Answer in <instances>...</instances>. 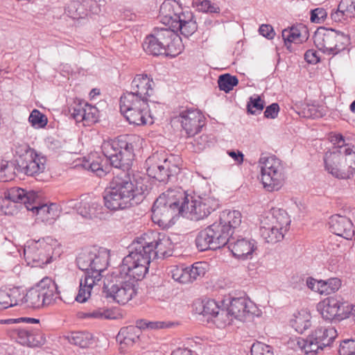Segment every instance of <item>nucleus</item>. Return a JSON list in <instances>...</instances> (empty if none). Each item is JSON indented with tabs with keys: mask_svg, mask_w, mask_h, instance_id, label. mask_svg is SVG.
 <instances>
[{
	"mask_svg": "<svg viewBox=\"0 0 355 355\" xmlns=\"http://www.w3.org/2000/svg\"><path fill=\"white\" fill-rule=\"evenodd\" d=\"M33 248L28 246L24 249V254L28 258H32L33 261H41L42 263H49L51 261V257L44 256L42 251H40L38 255L32 256Z\"/></svg>",
	"mask_w": 355,
	"mask_h": 355,
	"instance_id": "obj_55",
	"label": "nucleus"
},
{
	"mask_svg": "<svg viewBox=\"0 0 355 355\" xmlns=\"http://www.w3.org/2000/svg\"><path fill=\"white\" fill-rule=\"evenodd\" d=\"M64 338L72 345L79 346L81 348H87L93 343V336L86 331L71 332Z\"/></svg>",
	"mask_w": 355,
	"mask_h": 355,
	"instance_id": "obj_33",
	"label": "nucleus"
},
{
	"mask_svg": "<svg viewBox=\"0 0 355 355\" xmlns=\"http://www.w3.org/2000/svg\"><path fill=\"white\" fill-rule=\"evenodd\" d=\"M252 302L244 297L233 298L228 306L232 318L239 320H244L247 315L251 313Z\"/></svg>",
	"mask_w": 355,
	"mask_h": 355,
	"instance_id": "obj_24",
	"label": "nucleus"
},
{
	"mask_svg": "<svg viewBox=\"0 0 355 355\" xmlns=\"http://www.w3.org/2000/svg\"><path fill=\"white\" fill-rule=\"evenodd\" d=\"M168 28H156L148 35L143 43L144 50L153 55H164L166 52L164 46L168 41Z\"/></svg>",
	"mask_w": 355,
	"mask_h": 355,
	"instance_id": "obj_16",
	"label": "nucleus"
},
{
	"mask_svg": "<svg viewBox=\"0 0 355 355\" xmlns=\"http://www.w3.org/2000/svg\"><path fill=\"white\" fill-rule=\"evenodd\" d=\"M206 266L207 263L205 262H196L189 266L191 282L204 277L207 271Z\"/></svg>",
	"mask_w": 355,
	"mask_h": 355,
	"instance_id": "obj_46",
	"label": "nucleus"
},
{
	"mask_svg": "<svg viewBox=\"0 0 355 355\" xmlns=\"http://www.w3.org/2000/svg\"><path fill=\"white\" fill-rule=\"evenodd\" d=\"M103 159L98 156L97 153L92 154L89 156L88 159L85 160L83 163L84 168L96 174L99 177H102L107 173V168H103L102 164Z\"/></svg>",
	"mask_w": 355,
	"mask_h": 355,
	"instance_id": "obj_34",
	"label": "nucleus"
},
{
	"mask_svg": "<svg viewBox=\"0 0 355 355\" xmlns=\"http://www.w3.org/2000/svg\"><path fill=\"white\" fill-rule=\"evenodd\" d=\"M5 198L13 202L23 203L27 209L28 205L35 203L37 195L33 191H26L19 187H12L5 193Z\"/></svg>",
	"mask_w": 355,
	"mask_h": 355,
	"instance_id": "obj_22",
	"label": "nucleus"
},
{
	"mask_svg": "<svg viewBox=\"0 0 355 355\" xmlns=\"http://www.w3.org/2000/svg\"><path fill=\"white\" fill-rule=\"evenodd\" d=\"M241 214L237 210L234 211H224L220 216L219 222L222 223L227 230L234 235L236 229L241 223Z\"/></svg>",
	"mask_w": 355,
	"mask_h": 355,
	"instance_id": "obj_27",
	"label": "nucleus"
},
{
	"mask_svg": "<svg viewBox=\"0 0 355 355\" xmlns=\"http://www.w3.org/2000/svg\"><path fill=\"white\" fill-rule=\"evenodd\" d=\"M28 121L33 127L36 128H44L47 124L46 116L37 110H33L32 111L29 116Z\"/></svg>",
	"mask_w": 355,
	"mask_h": 355,
	"instance_id": "obj_48",
	"label": "nucleus"
},
{
	"mask_svg": "<svg viewBox=\"0 0 355 355\" xmlns=\"http://www.w3.org/2000/svg\"><path fill=\"white\" fill-rule=\"evenodd\" d=\"M109 251L103 248L92 247L80 252L76 258L78 268L85 271L80 281L76 300L85 302L91 296L92 291L102 279L103 272L108 265Z\"/></svg>",
	"mask_w": 355,
	"mask_h": 355,
	"instance_id": "obj_3",
	"label": "nucleus"
},
{
	"mask_svg": "<svg viewBox=\"0 0 355 355\" xmlns=\"http://www.w3.org/2000/svg\"><path fill=\"white\" fill-rule=\"evenodd\" d=\"M15 154L19 158L15 160V168L18 173H24L33 176L44 172L46 159L38 154L27 144H23L15 146Z\"/></svg>",
	"mask_w": 355,
	"mask_h": 355,
	"instance_id": "obj_9",
	"label": "nucleus"
},
{
	"mask_svg": "<svg viewBox=\"0 0 355 355\" xmlns=\"http://www.w3.org/2000/svg\"><path fill=\"white\" fill-rule=\"evenodd\" d=\"M355 17V0H340L336 10L331 14V18L336 22H344Z\"/></svg>",
	"mask_w": 355,
	"mask_h": 355,
	"instance_id": "obj_23",
	"label": "nucleus"
},
{
	"mask_svg": "<svg viewBox=\"0 0 355 355\" xmlns=\"http://www.w3.org/2000/svg\"><path fill=\"white\" fill-rule=\"evenodd\" d=\"M182 202H184L187 209L184 215L189 214L191 219L193 220L205 218L218 207V201L214 198H200L199 200H193L191 198L190 201L188 196L184 193H183Z\"/></svg>",
	"mask_w": 355,
	"mask_h": 355,
	"instance_id": "obj_13",
	"label": "nucleus"
},
{
	"mask_svg": "<svg viewBox=\"0 0 355 355\" xmlns=\"http://www.w3.org/2000/svg\"><path fill=\"white\" fill-rule=\"evenodd\" d=\"M142 321L139 323V327L128 326L120 329L116 336V340L120 343L121 346L132 345L139 339V333L140 329L143 327Z\"/></svg>",
	"mask_w": 355,
	"mask_h": 355,
	"instance_id": "obj_28",
	"label": "nucleus"
},
{
	"mask_svg": "<svg viewBox=\"0 0 355 355\" xmlns=\"http://www.w3.org/2000/svg\"><path fill=\"white\" fill-rule=\"evenodd\" d=\"M305 60L310 64H317L320 62L318 52L313 49H309L304 53Z\"/></svg>",
	"mask_w": 355,
	"mask_h": 355,
	"instance_id": "obj_64",
	"label": "nucleus"
},
{
	"mask_svg": "<svg viewBox=\"0 0 355 355\" xmlns=\"http://www.w3.org/2000/svg\"><path fill=\"white\" fill-rule=\"evenodd\" d=\"M120 111L130 124L136 125L153 123V116L149 109L148 101L130 94H123L120 98Z\"/></svg>",
	"mask_w": 355,
	"mask_h": 355,
	"instance_id": "obj_6",
	"label": "nucleus"
},
{
	"mask_svg": "<svg viewBox=\"0 0 355 355\" xmlns=\"http://www.w3.org/2000/svg\"><path fill=\"white\" fill-rule=\"evenodd\" d=\"M208 228L218 245V248L227 245L231 234L227 230V227H224L219 221H216L209 225Z\"/></svg>",
	"mask_w": 355,
	"mask_h": 355,
	"instance_id": "obj_31",
	"label": "nucleus"
},
{
	"mask_svg": "<svg viewBox=\"0 0 355 355\" xmlns=\"http://www.w3.org/2000/svg\"><path fill=\"white\" fill-rule=\"evenodd\" d=\"M198 8L200 11L209 13H219L220 8L209 0H202L198 5Z\"/></svg>",
	"mask_w": 355,
	"mask_h": 355,
	"instance_id": "obj_56",
	"label": "nucleus"
},
{
	"mask_svg": "<svg viewBox=\"0 0 355 355\" xmlns=\"http://www.w3.org/2000/svg\"><path fill=\"white\" fill-rule=\"evenodd\" d=\"M329 139L334 146L332 150H338V149L343 150L347 146L352 145L345 143V137L341 134L331 135Z\"/></svg>",
	"mask_w": 355,
	"mask_h": 355,
	"instance_id": "obj_54",
	"label": "nucleus"
},
{
	"mask_svg": "<svg viewBox=\"0 0 355 355\" xmlns=\"http://www.w3.org/2000/svg\"><path fill=\"white\" fill-rule=\"evenodd\" d=\"M41 286H42L44 306L53 304L58 299H60L58 286L51 278L45 277L42 279L41 280Z\"/></svg>",
	"mask_w": 355,
	"mask_h": 355,
	"instance_id": "obj_25",
	"label": "nucleus"
},
{
	"mask_svg": "<svg viewBox=\"0 0 355 355\" xmlns=\"http://www.w3.org/2000/svg\"><path fill=\"white\" fill-rule=\"evenodd\" d=\"M259 162L263 187L268 191L279 190L283 185L285 178L281 160L275 156H262Z\"/></svg>",
	"mask_w": 355,
	"mask_h": 355,
	"instance_id": "obj_11",
	"label": "nucleus"
},
{
	"mask_svg": "<svg viewBox=\"0 0 355 355\" xmlns=\"http://www.w3.org/2000/svg\"><path fill=\"white\" fill-rule=\"evenodd\" d=\"M78 213L84 218H91L94 214V209L87 202H80Z\"/></svg>",
	"mask_w": 355,
	"mask_h": 355,
	"instance_id": "obj_60",
	"label": "nucleus"
},
{
	"mask_svg": "<svg viewBox=\"0 0 355 355\" xmlns=\"http://www.w3.org/2000/svg\"><path fill=\"white\" fill-rule=\"evenodd\" d=\"M341 286V281L338 278H330L327 280H320L319 293L329 295L337 291Z\"/></svg>",
	"mask_w": 355,
	"mask_h": 355,
	"instance_id": "obj_40",
	"label": "nucleus"
},
{
	"mask_svg": "<svg viewBox=\"0 0 355 355\" xmlns=\"http://www.w3.org/2000/svg\"><path fill=\"white\" fill-rule=\"evenodd\" d=\"M183 192L168 190L161 194L155 201L152 207V220L163 228L166 227L173 216H184L185 209L182 202Z\"/></svg>",
	"mask_w": 355,
	"mask_h": 355,
	"instance_id": "obj_5",
	"label": "nucleus"
},
{
	"mask_svg": "<svg viewBox=\"0 0 355 355\" xmlns=\"http://www.w3.org/2000/svg\"><path fill=\"white\" fill-rule=\"evenodd\" d=\"M271 223L277 225L286 232L291 223V220L286 211L282 209H273L272 211Z\"/></svg>",
	"mask_w": 355,
	"mask_h": 355,
	"instance_id": "obj_38",
	"label": "nucleus"
},
{
	"mask_svg": "<svg viewBox=\"0 0 355 355\" xmlns=\"http://www.w3.org/2000/svg\"><path fill=\"white\" fill-rule=\"evenodd\" d=\"M19 299L21 293L19 288L0 289V310L18 305Z\"/></svg>",
	"mask_w": 355,
	"mask_h": 355,
	"instance_id": "obj_29",
	"label": "nucleus"
},
{
	"mask_svg": "<svg viewBox=\"0 0 355 355\" xmlns=\"http://www.w3.org/2000/svg\"><path fill=\"white\" fill-rule=\"evenodd\" d=\"M313 39L318 50L332 55H336L345 50L349 43V37L347 35L324 27L317 28Z\"/></svg>",
	"mask_w": 355,
	"mask_h": 355,
	"instance_id": "obj_8",
	"label": "nucleus"
},
{
	"mask_svg": "<svg viewBox=\"0 0 355 355\" xmlns=\"http://www.w3.org/2000/svg\"><path fill=\"white\" fill-rule=\"evenodd\" d=\"M322 317L326 320H342L347 317L348 304L334 297H328L318 305Z\"/></svg>",
	"mask_w": 355,
	"mask_h": 355,
	"instance_id": "obj_14",
	"label": "nucleus"
},
{
	"mask_svg": "<svg viewBox=\"0 0 355 355\" xmlns=\"http://www.w3.org/2000/svg\"><path fill=\"white\" fill-rule=\"evenodd\" d=\"M337 336L334 327H319L306 338H299L296 340L298 347L307 355H316L320 350L329 346Z\"/></svg>",
	"mask_w": 355,
	"mask_h": 355,
	"instance_id": "obj_10",
	"label": "nucleus"
},
{
	"mask_svg": "<svg viewBox=\"0 0 355 355\" xmlns=\"http://www.w3.org/2000/svg\"><path fill=\"white\" fill-rule=\"evenodd\" d=\"M196 245L200 251L219 249L208 227L198 234L196 238Z\"/></svg>",
	"mask_w": 355,
	"mask_h": 355,
	"instance_id": "obj_32",
	"label": "nucleus"
},
{
	"mask_svg": "<svg viewBox=\"0 0 355 355\" xmlns=\"http://www.w3.org/2000/svg\"><path fill=\"white\" fill-rule=\"evenodd\" d=\"M168 28L169 40L167 41V44L164 46L166 52L164 55H166V56L175 57L182 51L181 40L174 30L171 29V28Z\"/></svg>",
	"mask_w": 355,
	"mask_h": 355,
	"instance_id": "obj_35",
	"label": "nucleus"
},
{
	"mask_svg": "<svg viewBox=\"0 0 355 355\" xmlns=\"http://www.w3.org/2000/svg\"><path fill=\"white\" fill-rule=\"evenodd\" d=\"M82 8V5L78 1H73L70 2L65 8L66 12L72 18H77L80 15V10Z\"/></svg>",
	"mask_w": 355,
	"mask_h": 355,
	"instance_id": "obj_57",
	"label": "nucleus"
},
{
	"mask_svg": "<svg viewBox=\"0 0 355 355\" xmlns=\"http://www.w3.org/2000/svg\"><path fill=\"white\" fill-rule=\"evenodd\" d=\"M126 257L121 264L114 268L110 275L108 282L105 283L103 293L108 300L120 304H125L137 293V281L141 280L146 275L139 277L136 272V263L132 265L125 261Z\"/></svg>",
	"mask_w": 355,
	"mask_h": 355,
	"instance_id": "obj_4",
	"label": "nucleus"
},
{
	"mask_svg": "<svg viewBox=\"0 0 355 355\" xmlns=\"http://www.w3.org/2000/svg\"><path fill=\"white\" fill-rule=\"evenodd\" d=\"M291 324L297 332L303 334L311 326V315L306 311L300 312L291 320Z\"/></svg>",
	"mask_w": 355,
	"mask_h": 355,
	"instance_id": "obj_37",
	"label": "nucleus"
},
{
	"mask_svg": "<svg viewBox=\"0 0 355 355\" xmlns=\"http://www.w3.org/2000/svg\"><path fill=\"white\" fill-rule=\"evenodd\" d=\"M219 308L220 306L215 300L206 299L196 304V309L199 314L207 316V320H209L218 311Z\"/></svg>",
	"mask_w": 355,
	"mask_h": 355,
	"instance_id": "obj_36",
	"label": "nucleus"
},
{
	"mask_svg": "<svg viewBox=\"0 0 355 355\" xmlns=\"http://www.w3.org/2000/svg\"><path fill=\"white\" fill-rule=\"evenodd\" d=\"M148 175L160 182L173 181L180 172V167L175 157L165 158L162 154L154 153L146 161Z\"/></svg>",
	"mask_w": 355,
	"mask_h": 355,
	"instance_id": "obj_7",
	"label": "nucleus"
},
{
	"mask_svg": "<svg viewBox=\"0 0 355 355\" xmlns=\"http://www.w3.org/2000/svg\"><path fill=\"white\" fill-rule=\"evenodd\" d=\"M261 223L263 225L260 227V234L266 242L276 243L284 238L285 232L282 229L272 223L267 225L263 222Z\"/></svg>",
	"mask_w": 355,
	"mask_h": 355,
	"instance_id": "obj_30",
	"label": "nucleus"
},
{
	"mask_svg": "<svg viewBox=\"0 0 355 355\" xmlns=\"http://www.w3.org/2000/svg\"><path fill=\"white\" fill-rule=\"evenodd\" d=\"M300 30L299 28L296 26H292L289 28H286L282 31V36L284 41L285 45L288 44H291L292 42L295 43H300L303 41L302 37V31H304V33L306 32V28L302 26Z\"/></svg>",
	"mask_w": 355,
	"mask_h": 355,
	"instance_id": "obj_39",
	"label": "nucleus"
},
{
	"mask_svg": "<svg viewBox=\"0 0 355 355\" xmlns=\"http://www.w3.org/2000/svg\"><path fill=\"white\" fill-rule=\"evenodd\" d=\"M181 10V5L176 0H165L159 8L161 21L163 24L173 27Z\"/></svg>",
	"mask_w": 355,
	"mask_h": 355,
	"instance_id": "obj_21",
	"label": "nucleus"
},
{
	"mask_svg": "<svg viewBox=\"0 0 355 355\" xmlns=\"http://www.w3.org/2000/svg\"><path fill=\"white\" fill-rule=\"evenodd\" d=\"M86 105V102L84 101H74L73 104L69 107V112L72 118L76 122H81L84 121L85 117V110L84 107Z\"/></svg>",
	"mask_w": 355,
	"mask_h": 355,
	"instance_id": "obj_45",
	"label": "nucleus"
},
{
	"mask_svg": "<svg viewBox=\"0 0 355 355\" xmlns=\"http://www.w3.org/2000/svg\"><path fill=\"white\" fill-rule=\"evenodd\" d=\"M15 162L9 163L5 160H0V181L7 182L9 179L12 178L8 176L7 174L10 173L12 169H15Z\"/></svg>",
	"mask_w": 355,
	"mask_h": 355,
	"instance_id": "obj_53",
	"label": "nucleus"
},
{
	"mask_svg": "<svg viewBox=\"0 0 355 355\" xmlns=\"http://www.w3.org/2000/svg\"><path fill=\"white\" fill-rule=\"evenodd\" d=\"M238 83V78L235 76H232L230 73L220 75L218 79V85L220 90L224 91L226 93L232 90L234 87L237 85Z\"/></svg>",
	"mask_w": 355,
	"mask_h": 355,
	"instance_id": "obj_41",
	"label": "nucleus"
},
{
	"mask_svg": "<svg viewBox=\"0 0 355 355\" xmlns=\"http://www.w3.org/2000/svg\"><path fill=\"white\" fill-rule=\"evenodd\" d=\"M327 16V11L322 8H318L311 11V21L313 23H322Z\"/></svg>",
	"mask_w": 355,
	"mask_h": 355,
	"instance_id": "obj_58",
	"label": "nucleus"
},
{
	"mask_svg": "<svg viewBox=\"0 0 355 355\" xmlns=\"http://www.w3.org/2000/svg\"><path fill=\"white\" fill-rule=\"evenodd\" d=\"M208 137V135H202L194 139L193 144L194 146H196L198 150H202L209 146Z\"/></svg>",
	"mask_w": 355,
	"mask_h": 355,
	"instance_id": "obj_62",
	"label": "nucleus"
},
{
	"mask_svg": "<svg viewBox=\"0 0 355 355\" xmlns=\"http://www.w3.org/2000/svg\"><path fill=\"white\" fill-rule=\"evenodd\" d=\"M338 354L339 355H355V340L345 339L340 342Z\"/></svg>",
	"mask_w": 355,
	"mask_h": 355,
	"instance_id": "obj_50",
	"label": "nucleus"
},
{
	"mask_svg": "<svg viewBox=\"0 0 355 355\" xmlns=\"http://www.w3.org/2000/svg\"><path fill=\"white\" fill-rule=\"evenodd\" d=\"M192 20H193V13L189 11L183 12L182 10L180 14L178 15L176 20L174 22V26H173L172 28H175L179 26L180 24H184Z\"/></svg>",
	"mask_w": 355,
	"mask_h": 355,
	"instance_id": "obj_59",
	"label": "nucleus"
},
{
	"mask_svg": "<svg viewBox=\"0 0 355 355\" xmlns=\"http://www.w3.org/2000/svg\"><path fill=\"white\" fill-rule=\"evenodd\" d=\"M173 243L165 234H159L157 238L150 241L147 235L137 238L129 246V254L125 261L136 266V273L139 277L146 274L149 264L155 259H164L172 255Z\"/></svg>",
	"mask_w": 355,
	"mask_h": 355,
	"instance_id": "obj_2",
	"label": "nucleus"
},
{
	"mask_svg": "<svg viewBox=\"0 0 355 355\" xmlns=\"http://www.w3.org/2000/svg\"><path fill=\"white\" fill-rule=\"evenodd\" d=\"M259 32L267 39H272L275 35L272 26L269 24H262L259 27Z\"/></svg>",
	"mask_w": 355,
	"mask_h": 355,
	"instance_id": "obj_63",
	"label": "nucleus"
},
{
	"mask_svg": "<svg viewBox=\"0 0 355 355\" xmlns=\"http://www.w3.org/2000/svg\"><path fill=\"white\" fill-rule=\"evenodd\" d=\"M175 122L180 124L182 130L188 137H191L201 131L205 125V118L202 112L196 109L182 107L178 114L173 116Z\"/></svg>",
	"mask_w": 355,
	"mask_h": 355,
	"instance_id": "obj_12",
	"label": "nucleus"
},
{
	"mask_svg": "<svg viewBox=\"0 0 355 355\" xmlns=\"http://www.w3.org/2000/svg\"><path fill=\"white\" fill-rule=\"evenodd\" d=\"M17 335L24 345L28 346H37L43 343L41 340L36 339V336L33 330L28 329H17Z\"/></svg>",
	"mask_w": 355,
	"mask_h": 355,
	"instance_id": "obj_42",
	"label": "nucleus"
},
{
	"mask_svg": "<svg viewBox=\"0 0 355 355\" xmlns=\"http://www.w3.org/2000/svg\"><path fill=\"white\" fill-rule=\"evenodd\" d=\"M251 355H274L272 347L261 342L254 343L250 350Z\"/></svg>",
	"mask_w": 355,
	"mask_h": 355,
	"instance_id": "obj_51",
	"label": "nucleus"
},
{
	"mask_svg": "<svg viewBox=\"0 0 355 355\" xmlns=\"http://www.w3.org/2000/svg\"><path fill=\"white\" fill-rule=\"evenodd\" d=\"M27 210L32 211L37 216L38 220L51 223L53 222L59 215L58 206L55 203L39 204L35 201L32 205L27 206Z\"/></svg>",
	"mask_w": 355,
	"mask_h": 355,
	"instance_id": "obj_20",
	"label": "nucleus"
},
{
	"mask_svg": "<svg viewBox=\"0 0 355 355\" xmlns=\"http://www.w3.org/2000/svg\"><path fill=\"white\" fill-rule=\"evenodd\" d=\"M347 171L351 173V177L355 173V146H347L341 150Z\"/></svg>",
	"mask_w": 355,
	"mask_h": 355,
	"instance_id": "obj_44",
	"label": "nucleus"
},
{
	"mask_svg": "<svg viewBox=\"0 0 355 355\" xmlns=\"http://www.w3.org/2000/svg\"><path fill=\"white\" fill-rule=\"evenodd\" d=\"M256 244L257 242L253 239L231 235L227 247L234 257L248 259L251 258L253 252L257 249Z\"/></svg>",
	"mask_w": 355,
	"mask_h": 355,
	"instance_id": "obj_17",
	"label": "nucleus"
},
{
	"mask_svg": "<svg viewBox=\"0 0 355 355\" xmlns=\"http://www.w3.org/2000/svg\"><path fill=\"white\" fill-rule=\"evenodd\" d=\"M265 103L260 96H251L247 105L248 112L252 114H259L264 108Z\"/></svg>",
	"mask_w": 355,
	"mask_h": 355,
	"instance_id": "obj_47",
	"label": "nucleus"
},
{
	"mask_svg": "<svg viewBox=\"0 0 355 355\" xmlns=\"http://www.w3.org/2000/svg\"><path fill=\"white\" fill-rule=\"evenodd\" d=\"M154 86L153 79L146 74H137L131 83V91L125 94L149 101L148 98L153 94Z\"/></svg>",
	"mask_w": 355,
	"mask_h": 355,
	"instance_id": "obj_18",
	"label": "nucleus"
},
{
	"mask_svg": "<svg viewBox=\"0 0 355 355\" xmlns=\"http://www.w3.org/2000/svg\"><path fill=\"white\" fill-rule=\"evenodd\" d=\"M42 288L40 281L35 287L28 290L25 295L21 294L19 302L25 303L28 307L33 309L44 306Z\"/></svg>",
	"mask_w": 355,
	"mask_h": 355,
	"instance_id": "obj_26",
	"label": "nucleus"
},
{
	"mask_svg": "<svg viewBox=\"0 0 355 355\" xmlns=\"http://www.w3.org/2000/svg\"><path fill=\"white\" fill-rule=\"evenodd\" d=\"M279 111V106L277 103H274L266 107L264 112V116L268 119H275Z\"/></svg>",
	"mask_w": 355,
	"mask_h": 355,
	"instance_id": "obj_61",
	"label": "nucleus"
},
{
	"mask_svg": "<svg viewBox=\"0 0 355 355\" xmlns=\"http://www.w3.org/2000/svg\"><path fill=\"white\" fill-rule=\"evenodd\" d=\"M340 149L331 150L325 153L324 162L326 171L338 179L351 178V173L347 171L346 163Z\"/></svg>",
	"mask_w": 355,
	"mask_h": 355,
	"instance_id": "obj_15",
	"label": "nucleus"
},
{
	"mask_svg": "<svg viewBox=\"0 0 355 355\" xmlns=\"http://www.w3.org/2000/svg\"><path fill=\"white\" fill-rule=\"evenodd\" d=\"M211 320L218 327L223 328L230 324L233 318L227 309H223L220 307Z\"/></svg>",
	"mask_w": 355,
	"mask_h": 355,
	"instance_id": "obj_43",
	"label": "nucleus"
},
{
	"mask_svg": "<svg viewBox=\"0 0 355 355\" xmlns=\"http://www.w3.org/2000/svg\"><path fill=\"white\" fill-rule=\"evenodd\" d=\"M84 318H95V319H112L114 318L112 313L109 309H98L92 311L83 313Z\"/></svg>",
	"mask_w": 355,
	"mask_h": 355,
	"instance_id": "obj_49",
	"label": "nucleus"
},
{
	"mask_svg": "<svg viewBox=\"0 0 355 355\" xmlns=\"http://www.w3.org/2000/svg\"><path fill=\"white\" fill-rule=\"evenodd\" d=\"M141 144V138L137 135H120L104 140L101 144L102 153L106 162L112 166L123 170V175H116L103 192L105 207L111 210L124 209L141 203L145 198L144 189L138 187L125 172L132 165L135 148Z\"/></svg>",
	"mask_w": 355,
	"mask_h": 355,
	"instance_id": "obj_1",
	"label": "nucleus"
},
{
	"mask_svg": "<svg viewBox=\"0 0 355 355\" xmlns=\"http://www.w3.org/2000/svg\"><path fill=\"white\" fill-rule=\"evenodd\" d=\"M330 231L336 235L345 239H352L354 236V230L351 220L343 216L334 215L329 218Z\"/></svg>",
	"mask_w": 355,
	"mask_h": 355,
	"instance_id": "obj_19",
	"label": "nucleus"
},
{
	"mask_svg": "<svg viewBox=\"0 0 355 355\" xmlns=\"http://www.w3.org/2000/svg\"><path fill=\"white\" fill-rule=\"evenodd\" d=\"M173 28L176 31L179 30L182 35L188 37L196 31L198 26L196 21L192 20L184 24H180L179 26Z\"/></svg>",
	"mask_w": 355,
	"mask_h": 355,
	"instance_id": "obj_52",
	"label": "nucleus"
}]
</instances>
